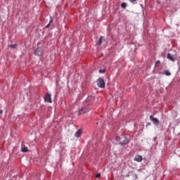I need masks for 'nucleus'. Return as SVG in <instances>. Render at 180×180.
I'll use <instances>...</instances> for the list:
<instances>
[{
  "instance_id": "7",
  "label": "nucleus",
  "mask_w": 180,
  "mask_h": 180,
  "mask_svg": "<svg viewBox=\"0 0 180 180\" xmlns=\"http://www.w3.org/2000/svg\"><path fill=\"white\" fill-rule=\"evenodd\" d=\"M41 51H42L41 47H38L34 51V55L35 56H41Z\"/></svg>"
},
{
  "instance_id": "2",
  "label": "nucleus",
  "mask_w": 180,
  "mask_h": 180,
  "mask_svg": "<svg viewBox=\"0 0 180 180\" xmlns=\"http://www.w3.org/2000/svg\"><path fill=\"white\" fill-rule=\"evenodd\" d=\"M106 85V83L105 82V80H103V78L100 77L98 80H97V86H98V88H105V86Z\"/></svg>"
},
{
  "instance_id": "8",
  "label": "nucleus",
  "mask_w": 180,
  "mask_h": 180,
  "mask_svg": "<svg viewBox=\"0 0 180 180\" xmlns=\"http://www.w3.org/2000/svg\"><path fill=\"white\" fill-rule=\"evenodd\" d=\"M134 161H136L137 162H141V161H143V156L136 155L134 158Z\"/></svg>"
},
{
  "instance_id": "9",
  "label": "nucleus",
  "mask_w": 180,
  "mask_h": 180,
  "mask_svg": "<svg viewBox=\"0 0 180 180\" xmlns=\"http://www.w3.org/2000/svg\"><path fill=\"white\" fill-rule=\"evenodd\" d=\"M21 151L22 153H27V151H29V149L27 148V147H26V146H25V143H22L21 145Z\"/></svg>"
},
{
  "instance_id": "23",
  "label": "nucleus",
  "mask_w": 180,
  "mask_h": 180,
  "mask_svg": "<svg viewBox=\"0 0 180 180\" xmlns=\"http://www.w3.org/2000/svg\"><path fill=\"white\" fill-rule=\"evenodd\" d=\"M2 113H4V110H0V115H2Z\"/></svg>"
},
{
  "instance_id": "3",
  "label": "nucleus",
  "mask_w": 180,
  "mask_h": 180,
  "mask_svg": "<svg viewBox=\"0 0 180 180\" xmlns=\"http://www.w3.org/2000/svg\"><path fill=\"white\" fill-rule=\"evenodd\" d=\"M91 109H92V106L87 105L86 108L79 110V115H84V113L89 112Z\"/></svg>"
},
{
  "instance_id": "11",
  "label": "nucleus",
  "mask_w": 180,
  "mask_h": 180,
  "mask_svg": "<svg viewBox=\"0 0 180 180\" xmlns=\"http://www.w3.org/2000/svg\"><path fill=\"white\" fill-rule=\"evenodd\" d=\"M81 134H82V131L79 129L75 134V137H81Z\"/></svg>"
},
{
  "instance_id": "22",
  "label": "nucleus",
  "mask_w": 180,
  "mask_h": 180,
  "mask_svg": "<svg viewBox=\"0 0 180 180\" xmlns=\"http://www.w3.org/2000/svg\"><path fill=\"white\" fill-rule=\"evenodd\" d=\"M50 23H49L46 26V28L47 29V28H49V27H50Z\"/></svg>"
},
{
  "instance_id": "6",
  "label": "nucleus",
  "mask_w": 180,
  "mask_h": 180,
  "mask_svg": "<svg viewBox=\"0 0 180 180\" xmlns=\"http://www.w3.org/2000/svg\"><path fill=\"white\" fill-rule=\"evenodd\" d=\"M44 101L48 103H52L53 101H51V94L46 93L45 95Z\"/></svg>"
},
{
  "instance_id": "20",
  "label": "nucleus",
  "mask_w": 180,
  "mask_h": 180,
  "mask_svg": "<svg viewBox=\"0 0 180 180\" xmlns=\"http://www.w3.org/2000/svg\"><path fill=\"white\" fill-rule=\"evenodd\" d=\"M148 126H151V122H148L146 124V127H148Z\"/></svg>"
},
{
  "instance_id": "5",
  "label": "nucleus",
  "mask_w": 180,
  "mask_h": 180,
  "mask_svg": "<svg viewBox=\"0 0 180 180\" xmlns=\"http://www.w3.org/2000/svg\"><path fill=\"white\" fill-rule=\"evenodd\" d=\"M167 58L170 61H172V63H175L176 61V56L172 55L171 53H167Z\"/></svg>"
},
{
  "instance_id": "15",
  "label": "nucleus",
  "mask_w": 180,
  "mask_h": 180,
  "mask_svg": "<svg viewBox=\"0 0 180 180\" xmlns=\"http://www.w3.org/2000/svg\"><path fill=\"white\" fill-rule=\"evenodd\" d=\"M98 72H100V74H105V72H106V70L101 69V70H98Z\"/></svg>"
},
{
  "instance_id": "21",
  "label": "nucleus",
  "mask_w": 180,
  "mask_h": 180,
  "mask_svg": "<svg viewBox=\"0 0 180 180\" xmlns=\"http://www.w3.org/2000/svg\"><path fill=\"white\" fill-rule=\"evenodd\" d=\"M136 1H137V0H129V1L131 2V4H134V2H136Z\"/></svg>"
},
{
  "instance_id": "19",
  "label": "nucleus",
  "mask_w": 180,
  "mask_h": 180,
  "mask_svg": "<svg viewBox=\"0 0 180 180\" xmlns=\"http://www.w3.org/2000/svg\"><path fill=\"white\" fill-rule=\"evenodd\" d=\"M50 25L53 23V18L51 17L50 21H49Z\"/></svg>"
},
{
  "instance_id": "14",
  "label": "nucleus",
  "mask_w": 180,
  "mask_h": 180,
  "mask_svg": "<svg viewBox=\"0 0 180 180\" xmlns=\"http://www.w3.org/2000/svg\"><path fill=\"white\" fill-rule=\"evenodd\" d=\"M132 176L134 179H137V178L139 177V175L136 173H132Z\"/></svg>"
},
{
  "instance_id": "12",
  "label": "nucleus",
  "mask_w": 180,
  "mask_h": 180,
  "mask_svg": "<svg viewBox=\"0 0 180 180\" xmlns=\"http://www.w3.org/2000/svg\"><path fill=\"white\" fill-rule=\"evenodd\" d=\"M163 74L167 75V77H171V72L169 70H165L163 71Z\"/></svg>"
},
{
  "instance_id": "16",
  "label": "nucleus",
  "mask_w": 180,
  "mask_h": 180,
  "mask_svg": "<svg viewBox=\"0 0 180 180\" xmlns=\"http://www.w3.org/2000/svg\"><path fill=\"white\" fill-rule=\"evenodd\" d=\"M9 47H11V49H16V47H18V44H11L9 45Z\"/></svg>"
},
{
  "instance_id": "4",
  "label": "nucleus",
  "mask_w": 180,
  "mask_h": 180,
  "mask_svg": "<svg viewBox=\"0 0 180 180\" xmlns=\"http://www.w3.org/2000/svg\"><path fill=\"white\" fill-rule=\"evenodd\" d=\"M149 117H150V122H153L155 126H160V120H158V119L154 117V116L153 115H150Z\"/></svg>"
},
{
  "instance_id": "13",
  "label": "nucleus",
  "mask_w": 180,
  "mask_h": 180,
  "mask_svg": "<svg viewBox=\"0 0 180 180\" xmlns=\"http://www.w3.org/2000/svg\"><path fill=\"white\" fill-rule=\"evenodd\" d=\"M127 6V4L126 3H122L121 4V8H122V9H126Z\"/></svg>"
},
{
  "instance_id": "17",
  "label": "nucleus",
  "mask_w": 180,
  "mask_h": 180,
  "mask_svg": "<svg viewBox=\"0 0 180 180\" xmlns=\"http://www.w3.org/2000/svg\"><path fill=\"white\" fill-rule=\"evenodd\" d=\"M160 64H161V61L157 60L155 63V67H159Z\"/></svg>"
},
{
  "instance_id": "10",
  "label": "nucleus",
  "mask_w": 180,
  "mask_h": 180,
  "mask_svg": "<svg viewBox=\"0 0 180 180\" xmlns=\"http://www.w3.org/2000/svg\"><path fill=\"white\" fill-rule=\"evenodd\" d=\"M103 41V36H101L99 38V40L97 41V42H96V45L101 46V44H102Z\"/></svg>"
},
{
  "instance_id": "18",
  "label": "nucleus",
  "mask_w": 180,
  "mask_h": 180,
  "mask_svg": "<svg viewBox=\"0 0 180 180\" xmlns=\"http://www.w3.org/2000/svg\"><path fill=\"white\" fill-rule=\"evenodd\" d=\"M96 178H101V173L97 174Z\"/></svg>"
},
{
  "instance_id": "1",
  "label": "nucleus",
  "mask_w": 180,
  "mask_h": 180,
  "mask_svg": "<svg viewBox=\"0 0 180 180\" xmlns=\"http://www.w3.org/2000/svg\"><path fill=\"white\" fill-rule=\"evenodd\" d=\"M115 140L120 142V146H126V144H129V143H130V141L127 139L126 135H121L120 136H117L115 138Z\"/></svg>"
}]
</instances>
